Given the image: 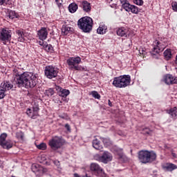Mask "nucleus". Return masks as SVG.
I'll list each match as a JSON object with an SVG mask.
<instances>
[{
	"instance_id": "4468645a",
	"label": "nucleus",
	"mask_w": 177,
	"mask_h": 177,
	"mask_svg": "<svg viewBox=\"0 0 177 177\" xmlns=\"http://www.w3.org/2000/svg\"><path fill=\"white\" fill-rule=\"evenodd\" d=\"M164 82L166 83L167 85L177 84V77L167 74L164 77Z\"/></svg>"
},
{
	"instance_id": "1a4fd4ad",
	"label": "nucleus",
	"mask_w": 177,
	"mask_h": 177,
	"mask_svg": "<svg viewBox=\"0 0 177 177\" xmlns=\"http://www.w3.org/2000/svg\"><path fill=\"white\" fill-rule=\"evenodd\" d=\"M48 145L50 146L51 150H59L64 145L63 140L61 137H53L49 141H48Z\"/></svg>"
},
{
	"instance_id": "5fc2aeb1",
	"label": "nucleus",
	"mask_w": 177,
	"mask_h": 177,
	"mask_svg": "<svg viewBox=\"0 0 177 177\" xmlns=\"http://www.w3.org/2000/svg\"><path fill=\"white\" fill-rule=\"evenodd\" d=\"M150 133H151L150 131H148L146 132V133H147V135H150Z\"/></svg>"
},
{
	"instance_id": "864d4df0",
	"label": "nucleus",
	"mask_w": 177,
	"mask_h": 177,
	"mask_svg": "<svg viewBox=\"0 0 177 177\" xmlns=\"http://www.w3.org/2000/svg\"><path fill=\"white\" fill-rule=\"evenodd\" d=\"M75 177H80L77 174H74Z\"/></svg>"
},
{
	"instance_id": "bb28decb",
	"label": "nucleus",
	"mask_w": 177,
	"mask_h": 177,
	"mask_svg": "<svg viewBox=\"0 0 177 177\" xmlns=\"http://www.w3.org/2000/svg\"><path fill=\"white\" fill-rule=\"evenodd\" d=\"M17 35L19 36L18 41L23 42L24 41V32L21 30H18L16 31Z\"/></svg>"
},
{
	"instance_id": "8fccbe9b",
	"label": "nucleus",
	"mask_w": 177,
	"mask_h": 177,
	"mask_svg": "<svg viewBox=\"0 0 177 177\" xmlns=\"http://www.w3.org/2000/svg\"><path fill=\"white\" fill-rule=\"evenodd\" d=\"M102 140L104 144H106L108 140L106 138H102Z\"/></svg>"
},
{
	"instance_id": "473e14b6",
	"label": "nucleus",
	"mask_w": 177,
	"mask_h": 177,
	"mask_svg": "<svg viewBox=\"0 0 177 177\" xmlns=\"http://www.w3.org/2000/svg\"><path fill=\"white\" fill-rule=\"evenodd\" d=\"M37 148L39 150H46V149H47V145H46V143L41 142V143H40L39 145H37Z\"/></svg>"
},
{
	"instance_id": "4be33fe9",
	"label": "nucleus",
	"mask_w": 177,
	"mask_h": 177,
	"mask_svg": "<svg viewBox=\"0 0 177 177\" xmlns=\"http://www.w3.org/2000/svg\"><path fill=\"white\" fill-rule=\"evenodd\" d=\"M92 145H93V147L95 149V150H99L101 151L103 149L102 145H101V142L99 140H97V138L94 139L92 142Z\"/></svg>"
},
{
	"instance_id": "2f4dec72",
	"label": "nucleus",
	"mask_w": 177,
	"mask_h": 177,
	"mask_svg": "<svg viewBox=\"0 0 177 177\" xmlns=\"http://www.w3.org/2000/svg\"><path fill=\"white\" fill-rule=\"evenodd\" d=\"M16 138L17 140L23 141L24 140V133L21 131L17 132L16 133Z\"/></svg>"
},
{
	"instance_id": "20e7f679",
	"label": "nucleus",
	"mask_w": 177,
	"mask_h": 177,
	"mask_svg": "<svg viewBox=\"0 0 177 177\" xmlns=\"http://www.w3.org/2000/svg\"><path fill=\"white\" fill-rule=\"evenodd\" d=\"M131 84V75H124L113 78L112 85L115 88H127Z\"/></svg>"
},
{
	"instance_id": "dca6fc26",
	"label": "nucleus",
	"mask_w": 177,
	"mask_h": 177,
	"mask_svg": "<svg viewBox=\"0 0 177 177\" xmlns=\"http://www.w3.org/2000/svg\"><path fill=\"white\" fill-rule=\"evenodd\" d=\"M80 7L82 8L84 12H86V13H89V12L92 10V6H91V3L88 2L86 0L82 1Z\"/></svg>"
},
{
	"instance_id": "49530a36",
	"label": "nucleus",
	"mask_w": 177,
	"mask_h": 177,
	"mask_svg": "<svg viewBox=\"0 0 177 177\" xmlns=\"http://www.w3.org/2000/svg\"><path fill=\"white\" fill-rule=\"evenodd\" d=\"M32 109H33V111H38L39 110V108L38 107V106H33Z\"/></svg>"
},
{
	"instance_id": "09e8293b",
	"label": "nucleus",
	"mask_w": 177,
	"mask_h": 177,
	"mask_svg": "<svg viewBox=\"0 0 177 177\" xmlns=\"http://www.w3.org/2000/svg\"><path fill=\"white\" fill-rule=\"evenodd\" d=\"M171 155H172L173 158H177V155H176V153L171 152Z\"/></svg>"
},
{
	"instance_id": "a18cd8bd",
	"label": "nucleus",
	"mask_w": 177,
	"mask_h": 177,
	"mask_svg": "<svg viewBox=\"0 0 177 177\" xmlns=\"http://www.w3.org/2000/svg\"><path fill=\"white\" fill-rule=\"evenodd\" d=\"M59 117L62 119H64V120H69V117L67 115H59Z\"/></svg>"
},
{
	"instance_id": "6ab92c4d",
	"label": "nucleus",
	"mask_w": 177,
	"mask_h": 177,
	"mask_svg": "<svg viewBox=\"0 0 177 177\" xmlns=\"http://www.w3.org/2000/svg\"><path fill=\"white\" fill-rule=\"evenodd\" d=\"M113 151H114L115 154L118 156L119 160H124L125 159V156L123 153V149L119 148L118 147H115L113 148Z\"/></svg>"
},
{
	"instance_id": "37998d69",
	"label": "nucleus",
	"mask_w": 177,
	"mask_h": 177,
	"mask_svg": "<svg viewBox=\"0 0 177 177\" xmlns=\"http://www.w3.org/2000/svg\"><path fill=\"white\" fill-rule=\"evenodd\" d=\"M53 163L55 164V165L57 167V168H59L60 167V162L59 160H56L53 161Z\"/></svg>"
},
{
	"instance_id": "a19ab883",
	"label": "nucleus",
	"mask_w": 177,
	"mask_h": 177,
	"mask_svg": "<svg viewBox=\"0 0 177 177\" xmlns=\"http://www.w3.org/2000/svg\"><path fill=\"white\" fill-rule=\"evenodd\" d=\"M46 44L47 43L44 41V40H41L39 41V44L40 45V46H43V48H45Z\"/></svg>"
},
{
	"instance_id": "f257e3e1",
	"label": "nucleus",
	"mask_w": 177,
	"mask_h": 177,
	"mask_svg": "<svg viewBox=\"0 0 177 177\" xmlns=\"http://www.w3.org/2000/svg\"><path fill=\"white\" fill-rule=\"evenodd\" d=\"M37 75L30 72L24 73H16L14 79L15 88H26V89H32L37 86Z\"/></svg>"
},
{
	"instance_id": "b1692460",
	"label": "nucleus",
	"mask_w": 177,
	"mask_h": 177,
	"mask_svg": "<svg viewBox=\"0 0 177 177\" xmlns=\"http://www.w3.org/2000/svg\"><path fill=\"white\" fill-rule=\"evenodd\" d=\"M68 10L71 13H75L78 10V5L75 3H71L68 6Z\"/></svg>"
},
{
	"instance_id": "6e6d98bb",
	"label": "nucleus",
	"mask_w": 177,
	"mask_h": 177,
	"mask_svg": "<svg viewBox=\"0 0 177 177\" xmlns=\"http://www.w3.org/2000/svg\"><path fill=\"white\" fill-rule=\"evenodd\" d=\"M27 111H31V109L28 108V109H27Z\"/></svg>"
},
{
	"instance_id": "aec40b11",
	"label": "nucleus",
	"mask_w": 177,
	"mask_h": 177,
	"mask_svg": "<svg viewBox=\"0 0 177 177\" xmlns=\"http://www.w3.org/2000/svg\"><path fill=\"white\" fill-rule=\"evenodd\" d=\"M73 28L68 26V25H63L62 28V35H68V34H71L73 31Z\"/></svg>"
},
{
	"instance_id": "f3484780",
	"label": "nucleus",
	"mask_w": 177,
	"mask_h": 177,
	"mask_svg": "<svg viewBox=\"0 0 177 177\" xmlns=\"http://www.w3.org/2000/svg\"><path fill=\"white\" fill-rule=\"evenodd\" d=\"M32 171L37 176H40L43 174V167L39 165H32Z\"/></svg>"
},
{
	"instance_id": "412c9836",
	"label": "nucleus",
	"mask_w": 177,
	"mask_h": 177,
	"mask_svg": "<svg viewBox=\"0 0 177 177\" xmlns=\"http://www.w3.org/2000/svg\"><path fill=\"white\" fill-rule=\"evenodd\" d=\"M1 88L4 92H6V91H10L13 88V84L10 82H3L1 84Z\"/></svg>"
},
{
	"instance_id": "f704fd0d",
	"label": "nucleus",
	"mask_w": 177,
	"mask_h": 177,
	"mask_svg": "<svg viewBox=\"0 0 177 177\" xmlns=\"http://www.w3.org/2000/svg\"><path fill=\"white\" fill-rule=\"evenodd\" d=\"M9 17L10 19H17V14H16V12L13 11V10H11L9 12Z\"/></svg>"
},
{
	"instance_id": "f8f14e48",
	"label": "nucleus",
	"mask_w": 177,
	"mask_h": 177,
	"mask_svg": "<svg viewBox=\"0 0 177 177\" xmlns=\"http://www.w3.org/2000/svg\"><path fill=\"white\" fill-rule=\"evenodd\" d=\"M94 158H95V160L100 162L108 164V162L112 161L113 156L110 152L104 151L102 156L97 154L95 156V157H94Z\"/></svg>"
},
{
	"instance_id": "c85d7f7f",
	"label": "nucleus",
	"mask_w": 177,
	"mask_h": 177,
	"mask_svg": "<svg viewBox=\"0 0 177 177\" xmlns=\"http://www.w3.org/2000/svg\"><path fill=\"white\" fill-rule=\"evenodd\" d=\"M44 95H46V96H48V97H52V96L55 95V90L53 88H48L45 91Z\"/></svg>"
},
{
	"instance_id": "ea45409f",
	"label": "nucleus",
	"mask_w": 177,
	"mask_h": 177,
	"mask_svg": "<svg viewBox=\"0 0 177 177\" xmlns=\"http://www.w3.org/2000/svg\"><path fill=\"white\" fill-rule=\"evenodd\" d=\"M5 97V91L2 88L0 90V100Z\"/></svg>"
},
{
	"instance_id": "7ed1b4c3",
	"label": "nucleus",
	"mask_w": 177,
	"mask_h": 177,
	"mask_svg": "<svg viewBox=\"0 0 177 177\" xmlns=\"http://www.w3.org/2000/svg\"><path fill=\"white\" fill-rule=\"evenodd\" d=\"M77 27L83 32H91L93 27V20L89 17H82L77 21Z\"/></svg>"
},
{
	"instance_id": "5701e85b",
	"label": "nucleus",
	"mask_w": 177,
	"mask_h": 177,
	"mask_svg": "<svg viewBox=\"0 0 177 177\" xmlns=\"http://www.w3.org/2000/svg\"><path fill=\"white\" fill-rule=\"evenodd\" d=\"M163 169L167 171H172L173 170L177 169V166L173 163H167L166 165L163 166Z\"/></svg>"
},
{
	"instance_id": "6e6552de",
	"label": "nucleus",
	"mask_w": 177,
	"mask_h": 177,
	"mask_svg": "<svg viewBox=\"0 0 177 177\" xmlns=\"http://www.w3.org/2000/svg\"><path fill=\"white\" fill-rule=\"evenodd\" d=\"M12 41V30L9 28H3L0 30V41L6 45L7 42Z\"/></svg>"
},
{
	"instance_id": "3c124183",
	"label": "nucleus",
	"mask_w": 177,
	"mask_h": 177,
	"mask_svg": "<svg viewBox=\"0 0 177 177\" xmlns=\"http://www.w3.org/2000/svg\"><path fill=\"white\" fill-rule=\"evenodd\" d=\"M108 104H109V106H110V107L113 106V104L111 103V101H110V100H109Z\"/></svg>"
},
{
	"instance_id": "c9c22d12",
	"label": "nucleus",
	"mask_w": 177,
	"mask_h": 177,
	"mask_svg": "<svg viewBox=\"0 0 177 177\" xmlns=\"http://www.w3.org/2000/svg\"><path fill=\"white\" fill-rule=\"evenodd\" d=\"M139 55H140V56H143V57H145V56H146V49L143 48H139Z\"/></svg>"
},
{
	"instance_id": "cd10ccee",
	"label": "nucleus",
	"mask_w": 177,
	"mask_h": 177,
	"mask_svg": "<svg viewBox=\"0 0 177 177\" xmlns=\"http://www.w3.org/2000/svg\"><path fill=\"white\" fill-rule=\"evenodd\" d=\"M70 95V91L66 90V89H62L61 91L59 93V96L61 97H67Z\"/></svg>"
},
{
	"instance_id": "de8ad7c7",
	"label": "nucleus",
	"mask_w": 177,
	"mask_h": 177,
	"mask_svg": "<svg viewBox=\"0 0 177 177\" xmlns=\"http://www.w3.org/2000/svg\"><path fill=\"white\" fill-rule=\"evenodd\" d=\"M65 128L66 129L67 131H71V127L68 124H65Z\"/></svg>"
},
{
	"instance_id": "a211bd4d",
	"label": "nucleus",
	"mask_w": 177,
	"mask_h": 177,
	"mask_svg": "<svg viewBox=\"0 0 177 177\" xmlns=\"http://www.w3.org/2000/svg\"><path fill=\"white\" fill-rule=\"evenodd\" d=\"M128 28H125V27H120L118 28L117 31H116V34L117 35H118L119 37H124V38H127V37H128Z\"/></svg>"
},
{
	"instance_id": "58836bf2",
	"label": "nucleus",
	"mask_w": 177,
	"mask_h": 177,
	"mask_svg": "<svg viewBox=\"0 0 177 177\" xmlns=\"http://www.w3.org/2000/svg\"><path fill=\"white\" fill-rule=\"evenodd\" d=\"M55 3L59 8L63 6V0H55Z\"/></svg>"
},
{
	"instance_id": "9b49d317",
	"label": "nucleus",
	"mask_w": 177,
	"mask_h": 177,
	"mask_svg": "<svg viewBox=\"0 0 177 177\" xmlns=\"http://www.w3.org/2000/svg\"><path fill=\"white\" fill-rule=\"evenodd\" d=\"M8 137L7 133H3L0 136V145L1 147H3L4 149L10 150L13 147V142L10 140H6V138Z\"/></svg>"
},
{
	"instance_id": "e433bc0d",
	"label": "nucleus",
	"mask_w": 177,
	"mask_h": 177,
	"mask_svg": "<svg viewBox=\"0 0 177 177\" xmlns=\"http://www.w3.org/2000/svg\"><path fill=\"white\" fill-rule=\"evenodd\" d=\"M168 114L170 118L175 119L177 117V113L175 111H169Z\"/></svg>"
},
{
	"instance_id": "bf43d9fd",
	"label": "nucleus",
	"mask_w": 177,
	"mask_h": 177,
	"mask_svg": "<svg viewBox=\"0 0 177 177\" xmlns=\"http://www.w3.org/2000/svg\"><path fill=\"white\" fill-rule=\"evenodd\" d=\"M11 177H16V176H12Z\"/></svg>"
},
{
	"instance_id": "c756f323",
	"label": "nucleus",
	"mask_w": 177,
	"mask_h": 177,
	"mask_svg": "<svg viewBox=\"0 0 177 177\" xmlns=\"http://www.w3.org/2000/svg\"><path fill=\"white\" fill-rule=\"evenodd\" d=\"M26 114L28 117H30L33 120H35L38 116V113L37 111H28L26 112Z\"/></svg>"
},
{
	"instance_id": "2eb2a0df",
	"label": "nucleus",
	"mask_w": 177,
	"mask_h": 177,
	"mask_svg": "<svg viewBox=\"0 0 177 177\" xmlns=\"http://www.w3.org/2000/svg\"><path fill=\"white\" fill-rule=\"evenodd\" d=\"M37 34L39 39L45 41V39L48 38V29L45 27H42L37 31Z\"/></svg>"
},
{
	"instance_id": "f03ea898",
	"label": "nucleus",
	"mask_w": 177,
	"mask_h": 177,
	"mask_svg": "<svg viewBox=\"0 0 177 177\" xmlns=\"http://www.w3.org/2000/svg\"><path fill=\"white\" fill-rule=\"evenodd\" d=\"M156 153L148 150H142L138 153V158L142 164L151 163L156 160Z\"/></svg>"
},
{
	"instance_id": "4c0bfd02",
	"label": "nucleus",
	"mask_w": 177,
	"mask_h": 177,
	"mask_svg": "<svg viewBox=\"0 0 177 177\" xmlns=\"http://www.w3.org/2000/svg\"><path fill=\"white\" fill-rule=\"evenodd\" d=\"M143 3V0H133V3L138 5V6H142Z\"/></svg>"
},
{
	"instance_id": "603ef678",
	"label": "nucleus",
	"mask_w": 177,
	"mask_h": 177,
	"mask_svg": "<svg viewBox=\"0 0 177 177\" xmlns=\"http://www.w3.org/2000/svg\"><path fill=\"white\" fill-rule=\"evenodd\" d=\"M84 177H93V176H89L88 174H86V176H84Z\"/></svg>"
},
{
	"instance_id": "79ce46f5",
	"label": "nucleus",
	"mask_w": 177,
	"mask_h": 177,
	"mask_svg": "<svg viewBox=\"0 0 177 177\" xmlns=\"http://www.w3.org/2000/svg\"><path fill=\"white\" fill-rule=\"evenodd\" d=\"M9 0H0V6H5L6 5V2Z\"/></svg>"
},
{
	"instance_id": "393cba45",
	"label": "nucleus",
	"mask_w": 177,
	"mask_h": 177,
	"mask_svg": "<svg viewBox=\"0 0 177 177\" xmlns=\"http://www.w3.org/2000/svg\"><path fill=\"white\" fill-rule=\"evenodd\" d=\"M107 31V26L104 25L100 26L99 28L97 29V34L103 35L106 34Z\"/></svg>"
},
{
	"instance_id": "13d9d810",
	"label": "nucleus",
	"mask_w": 177,
	"mask_h": 177,
	"mask_svg": "<svg viewBox=\"0 0 177 177\" xmlns=\"http://www.w3.org/2000/svg\"><path fill=\"white\" fill-rule=\"evenodd\" d=\"M174 110H173V111H175V110H177V106L174 107Z\"/></svg>"
},
{
	"instance_id": "c03bdc74",
	"label": "nucleus",
	"mask_w": 177,
	"mask_h": 177,
	"mask_svg": "<svg viewBox=\"0 0 177 177\" xmlns=\"http://www.w3.org/2000/svg\"><path fill=\"white\" fill-rule=\"evenodd\" d=\"M172 8H173V10H175V12H177V3H172Z\"/></svg>"
},
{
	"instance_id": "ddd939ff",
	"label": "nucleus",
	"mask_w": 177,
	"mask_h": 177,
	"mask_svg": "<svg viewBox=\"0 0 177 177\" xmlns=\"http://www.w3.org/2000/svg\"><path fill=\"white\" fill-rule=\"evenodd\" d=\"M91 171L96 176H102V175L103 174L102 168L101 167V166L99 164H97L96 162L91 163Z\"/></svg>"
},
{
	"instance_id": "4d7b16f0",
	"label": "nucleus",
	"mask_w": 177,
	"mask_h": 177,
	"mask_svg": "<svg viewBox=\"0 0 177 177\" xmlns=\"http://www.w3.org/2000/svg\"><path fill=\"white\" fill-rule=\"evenodd\" d=\"M57 103H62V101L58 100V101L57 102Z\"/></svg>"
},
{
	"instance_id": "9d476101",
	"label": "nucleus",
	"mask_w": 177,
	"mask_h": 177,
	"mask_svg": "<svg viewBox=\"0 0 177 177\" xmlns=\"http://www.w3.org/2000/svg\"><path fill=\"white\" fill-rule=\"evenodd\" d=\"M44 74L49 80L56 78L59 74V68L52 65L46 66L44 69Z\"/></svg>"
},
{
	"instance_id": "0eeeda50",
	"label": "nucleus",
	"mask_w": 177,
	"mask_h": 177,
	"mask_svg": "<svg viewBox=\"0 0 177 177\" xmlns=\"http://www.w3.org/2000/svg\"><path fill=\"white\" fill-rule=\"evenodd\" d=\"M120 3L122 4V7L126 12H131V13H133V15H139L140 12V9L138 8V6L135 5H132L129 3V1L128 0H120Z\"/></svg>"
},
{
	"instance_id": "39448f33",
	"label": "nucleus",
	"mask_w": 177,
	"mask_h": 177,
	"mask_svg": "<svg viewBox=\"0 0 177 177\" xmlns=\"http://www.w3.org/2000/svg\"><path fill=\"white\" fill-rule=\"evenodd\" d=\"M152 46L153 49L151 51V55L153 59H159L160 54L165 49L164 42L160 38H158L153 41Z\"/></svg>"
},
{
	"instance_id": "72a5a7b5",
	"label": "nucleus",
	"mask_w": 177,
	"mask_h": 177,
	"mask_svg": "<svg viewBox=\"0 0 177 177\" xmlns=\"http://www.w3.org/2000/svg\"><path fill=\"white\" fill-rule=\"evenodd\" d=\"M91 95H92L93 97L95 99H100L101 97L100 94H99L96 91H91Z\"/></svg>"
},
{
	"instance_id": "a878e982",
	"label": "nucleus",
	"mask_w": 177,
	"mask_h": 177,
	"mask_svg": "<svg viewBox=\"0 0 177 177\" xmlns=\"http://www.w3.org/2000/svg\"><path fill=\"white\" fill-rule=\"evenodd\" d=\"M163 55L165 60H170L171 57H172V53L171 52V49L165 50Z\"/></svg>"
},
{
	"instance_id": "423d86ee",
	"label": "nucleus",
	"mask_w": 177,
	"mask_h": 177,
	"mask_svg": "<svg viewBox=\"0 0 177 177\" xmlns=\"http://www.w3.org/2000/svg\"><path fill=\"white\" fill-rule=\"evenodd\" d=\"M81 63L80 57H70L66 60V64L69 67V70H75V71H81V66L79 64Z\"/></svg>"
},
{
	"instance_id": "7c9ffc66",
	"label": "nucleus",
	"mask_w": 177,
	"mask_h": 177,
	"mask_svg": "<svg viewBox=\"0 0 177 177\" xmlns=\"http://www.w3.org/2000/svg\"><path fill=\"white\" fill-rule=\"evenodd\" d=\"M44 49L47 52H50L51 53H53V52H55L53 46L51 44H48V43H46V46H44Z\"/></svg>"
}]
</instances>
